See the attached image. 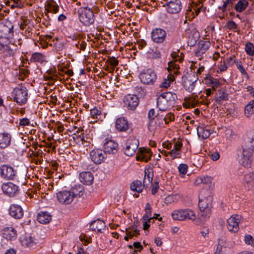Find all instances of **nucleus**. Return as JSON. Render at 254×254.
Listing matches in <instances>:
<instances>
[{"label":"nucleus","mask_w":254,"mask_h":254,"mask_svg":"<svg viewBox=\"0 0 254 254\" xmlns=\"http://www.w3.org/2000/svg\"><path fill=\"white\" fill-rule=\"evenodd\" d=\"M90 115L92 118L97 119L101 115V112L97 108H94L90 110Z\"/></svg>","instance_id":"nucleus-53"},{"label":"nucleus","mask_w":254,"mask_h":254,"mask_svg":"<svg viewBox=\"0 0 254 254\" xmlns=\"http://www.w3.org/2000/svg\"><path fill=\"white\" fill-rule=\"evenodd\" d=\"M2 237L8 240H15L17 236L16 230L12 227H6L2 230Z\"/></svg>","instance_id":"nucleus-27"},{"label":"nucleus","mask_w":254,"mask_h":254,"mask_svg":"<svg viewBox=\"0 0 254 254\" xmlns=\"http://www.w3.org/2000/svg\"><path fill=\"white\" fill-rule=\"evenodd\" d=\"M244 112L245 116L248 118L254 114V100L251 101L246 106Z\"/></svg>","instance_id":"nucleus-40"},{"label":"nucleus","mask_w":254,"mask_h":254,"mask_svg":"<svg viewBox=\"0 0 254 254\" xmlns=\"http://www.w3.org/2000/svg\"><path fill=\"white\" fill-rule=\"evenodd\" d=\"M115 127L119 131H126L129 128V125L127 120L124 117H121L117 119L115 123Z\"/></svg>","instance_id":"nucleus-25"},{"label":"nucleus","mask_w":254,"mask_h":254,"mask_svg":"<svg viewBox=\"0 0 254 254\" xmlns=\"http://www.w3.org/2000/svg\"><path fill=\"white\" fill-rule=\"evenodd\" d=\"M177 53H174L172 54V56L173 58L175 59V62H170L168 63V67L167 68L168 71L170 73H173V74L178 75L180 74V71L179 70L180 68L179 65L176 63L177 61H179V62H181L183 61L182 58H180L179 56H176Z\"/></svg>","instance_id":"nucleus-18"},{"label":"nucleus","mask_w":254,"mask_h":254,"mask_svg":"<svg viewBox=\"0 0 254 254\" xmlns=\"http://www.w3.org/2000/svg\"><path fill=\"white\" fill-rule=\"evenodd\" d=\"M141 82L146 85H153L157 78L156 72L152 69H147L142 71L139 75Z\"/></svg>","instance_id":"nucleus-6"},{"label":"nucleus","mask_w":254,"mask_h":254,"mask_svg":"<svg viewBox=\"0 0 254 254\" xmlns=\"http://www.w3.org/2000/svg\"><path fill=\"white\" fill-rule=\"evenodd\" d=\"M242 216L239 215H233L228 219L226 227L228 230L231 233H236L239 230V223Z\"/></svg>","instance_id":"nucleus-9"},{"label":"nucleus","mask_w":254,"mask_h":254,"mask_svg":"<svg viewBox=\"0 0 254 254\" xmlns=\"http://www.w3.org/2000/svg\"><path fill=\"white\" fill-rule=\"evenodd\" d=\"M152 152L149 148L142 147L138 149L136 158L138 161H143L145 162L150 160Z\"/></svg>","instance_id":"nucleus-20"},{"label":"nucleus","mask_w":254,"mask_h":254,"mask_svg":"<svg viewBox=\"0 0 254 254\" xmlns=\"http://www.w3.org/2000/svg\"><path fill=\"white\" fill-rule=\"evenodd\" d=\"M45 10L47 11L45 12V14L48 17H49L48 13H57L59 11V7L54 0H51L46 4L45 6Z\"/></svg>","instance_id":"nucleus-31"},{"label":"nucleus","mask_w":254,"mask_h":254,"mask_svg":"<svg viewBox=\"0 0 254 254\" xmlns=\"http://www.w3.org/2000/svg\"><path fill=\"white\" fill-rule=\"evenodd\" d=\"M202 10H204V8L203 7L202 4H201L200 3L198 4H194L193 3L190 6L188 7V8L187 10V17L189 16L190 13H191L192 18H194L196 16L198 15Z\"/></svg>","instance_id":"nucleus-24"},{"label":"nucleus","mask_w":254,"mask_h":254,"mask_svg":"<svg viewBox=\"0 0 254 254\" xmlns=\"http://www.w3.org/2000/svg\"><path fill=\"white\" fill-rule=\"evenodd\" d=\"M119 145L118 143L112 140L106 141L103 145L104 151L109 154H115L118 152Z\"/></svg>","instance_id":"nucleus-21"},{"label":"nucleus","mask_w":254,"mask_h":254,"mask_svg":"<svg viewBox=\"0 0 254 254\" xmlns=\"http://www.w3.org/2000/svg\"><path fill=\"white\" fill-rule=\"evenodd\" d=\"M166 7L167 11L170 13H178L182 8L180 0H167L164 5Z\"/></svg>","instance_id":"nucleus-16"},{"label":"nucleus","mask_w":254,"mask_h":254,"mask_svg":"<svg viewBox=\"0 0 254 254\" xmlns=\"http://www.w3.org/2000/svg\"><path fill=\"white\" fill-rule=\"evenodd\" d=\"M210 158L211 160L213 161H217L220 158V154L217 151H215L214 152H212L210 155Z\"/></svg>","instance_id":"nucleus-62"},{"label":"nucleus","mask_w":254,"mask_h":254,"mask_svg":"<svg viewBox=\"0 0 254 254\" xmlns=\"http://www.w3.org/2000/svg\"><path fill=\"white\" fill-rule=\"evenodd\" d=\"M30 120L27 118H24L20 120L19 125L21 126H26L30 125Z\"/></svg>","instance_id":"nucleus-64"},{"label":"nucleus","mask_w":254,"mask_h":254,"mask_svg":"<svg viewBox=\"0 0 254 254\" xmlns=\"http://www.w3.org/2000/svg\"><path fill=\"white\" fill-rule=\"evenodd\" d=\"M176 195H168L164 200V203L166 204H170L177 201Z\"/></svg>","instance_id":"nucleus-56"},{"label":"nucleus","mask_w":254,"mask_h":254,"mask_svg":"<svg viewBox=\"0 0 254 254\" xmlns=\"http://www.w3.org/2000/svg\"><path fill=\"white\" fill-rule=\"evenodd\" d=\"M79 179L83 184L90 185L93 182L94 177L90 172H83L80 174Z\"/></svg>","instance_id":"nucleus-28"},{"label":"nucleus","mask_w":254,"mask_h":254,"mask_svg":"<svg viewBox=\"0 0 254 254\" xmlns=\"http://www.w3.org/2000/svg\"><path fill=\"white\" fill-rule=\"evenodd\" d=\"M145 214L142 217L143 220H152L151 212L152 208L149 203H146L145 208Z\"/></svg>","instance_id":"nucleus-46"},{"label":"nucleus","mask_w":254,"mask_h":254,"mask_svg":"<svg viewBox=\"0 0 254 254\" xmlns=\"http://www.w3.org/2000/svg\"><path fill=\"white\" fill-rule=\"evenodd\" d=\"M79 21L85 26H88L94 23L95 15L91 10H83L77 12Z\"/></svg>","instance_id":"nucleus-8"},{"label":"nucleus","mask_w":254,"mask_h":254,"mask_svg":"<svg viewBox=\"0 0 254 254\" xmlns=\"http://www.w3.org/2000/svg\"><path fill=\"white\" fill-rule=\"evenodd\" d=\"M206 183V178L205 177L201 178V177H198L197 178L194 182V184L195 186H198L202 183Z\"/></svg>","instance_id":"nucleus-63"},{"label":"nucleus","mask_w":254,"mask_h":254,"mask_svg":"<svg viewBox=\"0 0 254 254\" xmlns=\"http://www.w3.org/2000/svg\"><path fill=\"white\" fill-rule=\"evenodd\" d=\"M212 198L211 196L199 199L198 206L200 209V218L204 221L208 219L211 214Z\"/></svg>","instance_id":"nucleus-3"},{"label":"nucleus","mask_w":254,"mask_h":254,"mask_svg":"<svg viewBox=\"0 0 254 254\" xmlns=\"http://www.w3.org/2000/svg\"><path fill=\"white\" fill-rule=\"evenodd\" d=\"M0 32L4 36H8L9 34L13 32V26L8 27L5 25H1L0 26Z\"/></svg>","instance_id":"nucleus-47"},{"label":"nucleus","mask_w":254,"mask_h":254,"mask_svg":"<svg viewBox=\"0 0 254 254\" xmlns=\"http://www.w3.org/2000/svg\"><path fill=\"white\" fill-rule=\"evenodd\" d=\"M13 101L20 105L25 104L28 99V91L25 86L15 88L12 92Z\"/></svg>","instance_id":"nucleus-5"},{"label":"nucleus","mask_w":254,"mask_h":254,"mask_svg":"<svg viewBox=\"0 0 254 254\" xmlns=\"http://www.w3.org/2000/svg\"><path fill=\"white\" fill-rule=\"evenodd\" d=\"M188 166L185 164H181L178 167L179 171L180 174L182 175V176L187 174L188 172Z\"/></svg>","instance_id":"nucleus-54"},{"label":"nucleus","mask_w":254,"mask_h":254,"mask_svg":"<svg viewBox=\"0 0 254 254\" xmlns=\"http://www.w3.org/2000/svg\"><path fill=\"white\" fill-rule=\"evenodd\" d=\"M245 241L246 244L254 247V239L250 235H247L245 237Z\"/></svg>","instance_id":"nucleus-58"},{"label":"nucleus","mask_w":254,"mask_h":254,"mask_svg":"<svg viewBox=\"0 0 254 254\" xmlns=\"http://www.w3.org/2000/svg\"><path fill=\"white\" fill-rule=\"evenodd\" d=\"M196 80L194 74L187 73L182 76L183 86L189 92H192L194 89Z\"/></svg>","instance_id":"nucleus-10"},{"label":"nucleus","mask_w":254,"mask_h":254,"mask_svg":"<svg viewBox=\"0 0 254 254\" xmlns=\"http://www.w3.org/2000/svg\"><path fill=\"white\" fill-rule=\"evenodd\" d=\"M234 57H235V56H231L226 60V64L228 65V66H231L234 64H236V62L237 60H234Z\"/></svg>","instance_id":"nucleus-61"},{"label":"nucleus","mask_w":254,"mask_h":254,"mask_svg":"<svg viewBox=\"0 0 254 254\" xmlns=\"http://www.w3.org/2000/svg\"><path fill=\"white\" fill-rule=\"evenodd\" d=\"M226 26L229 30H235L237 28L236 23L233 20L228 21L226 24Z\"/></svg>","instance_id":"nucleus-59"},{"label":"nucleus","mask_w":254,"mask_h":254,"mask_svg":"<svg viewBox=\"0 0 254 254\" xmlns=\"http://www.w3.org/2000/svg\"><path fill=\"white\" fill-rule=\"evenodd\" d=\"M144 174L143 184L144 185L147 186L152 183L153 177V173L151 169H148L145 170Z\"/></svg>","instance_id":"nucleus-38"},{"label":"nucleus","mask_w":254,"mask_h":254,"mask_svg":"<svg viewBox=\"0 0 254 254\" xmlns=\"http://www.w3.org/2000/svg\"><path fill=\"white\" fill-rule=\"evenodd\" d=\"M145 186V185H144V184H142L140 181L136 180L131 184L130 187L131 190L132 191H135L139 193L142 191Z\"/></svg>","instance_id":"nucleus-39"},{"label":"nucleus","mask_w":254,"mask_h":254,"mask_svg":"<svg viewBox=\"0 0 254 254\" xmlns=\"http://www.w3.org/2000/svg\"><path fill=\"white\" fill-rule=\"evenodd\" d=\"M90 227L92 231L102 232L103 230H105L106 225L103 221L97 220L92 222Z\"/></svg>","instance_id":"nucleus-30"},{"label":"nucleus","mask_w":254,"mask_h":254,"mask_svg":"<svg viewBox=\"0 0 254 254\" xmlns=\"http://www.w3.org/2000/svg\"><path fill=\"white\" fill-rule=\"evenodd\" d=\"M254 150V136L247 135L242 145V151L238 154L239 162L245 167H250L252 161V154Z\"/></svg>","instance_id":"nucleus-1"},{"label":"nucleus","mask_w":254,"mask_h":254,"mask_svg":"<svg viewBox=\"0 0 254 254\" xmlns=\"http://www.w3.org/2000/svg\"><path fill=\"white\" fill-rule=\"evenodd\" d=\"M11 139V136L8 133H0V148H5L9 145Z\"/></svg>","instance_id":"nucleus-29"},{"label":"nucleus","mask_w":254,"mask_h":254,"mask_svg":"<svg viewBox=\"0 0 254 254\" xmlns=\"http://www.w3.org/2000/svg\"><path fill=\"white\" fill-rule=\"evenodd\" d=\"M236 65L242 75L248 76V73L247 72L246 69L243 65L242 63L240 60H237L236 62Z\"/></svg>","instance_id":"nucleus-49"},{"label":"nucleus","mask_w":254,"mask_h":254,"mask_svg":"<svg viewBox=\"0 0 254 254\" xmlns=\"http://www.w3.org/2000/svg\"><path fill=\"white\" fill-rule=\"evenodd\" d=\"M51 220V215L47 212H41L37 216L38 221L42 224L49 223Z\"/></svg>","instance_id":"nucleus-32"},{"label":"nucleus","mask_w":254,"mask_h":254,"mask_svg":"<svg viewBox=\"0 0 254 254\" xmlns=\"http://www.w3.org/2000/svg\"><path fill=\"white\" fill-rule=\"evenodd\" d=\"M9 213L15 219H20L23 216V211L22 207L17 204H12L9 209Z\"/></svg>","instance_id":"nucleus-23"},{"label":"nucleus","mask_w":254,"mask_h":254,"mask_svg":"<svg viewBox=\"0 0 254 254\" xmlns=\"http://www.w3.org/2000/svg\"><path fill=\"white\" fill-rule=\"evenodd\" d=\"M139 145V140L135 137L129 138L127 142L125 153L128 156H132L135 153Z\"/></svg>","instance_id":"nucleus-13"},{"label":"nucleus","mask_w":254,"mask_h":254,"mask_svg":"<svg viewBox=\"0 0 254 254\" xmlns=\"http://www.w3.org/2000/svg\"><path fill=\"white\" fill-rule=\"evenodd\" d=\"M77 4L81 5V7L78 9L77 12H80L81 10H91L90 7L92 6V3L89 2L87 0H80L77 2Z\"/></svg>","instance_id":"nucleus-43"},{"label":"nucleus","mask_w":254,"mask_h":254,"mask_svg":"<svg viewBox=\"0 0 254 254\" xmlns=\"http://www.w3.org/2000/svg\"><path fill=\"white\" fill-rule=\"evenodd\" d=\"M170 155L172 159H174L177 158H180L181 155V151L174 149H173L169 151Z\"/></svg>","instance_id":"nucleus-55"},{"label":"nucleus","mask_w":254,"mask_h":254,"mask_svg":"<svg viewBox=\"0 0 254 254\" xmlns=\"http://www.w3.org/2000/svg\"><path fill=\"white\" fill-rule=\"evenodd\" d=\"M242 183L248 190L254 188V172H250L245 174L242 179Z\"/></svg>","instance_id":"nucleus-19"},{"label":"nucleus","mask_w":254,"mask_h":254,"mask_svg":"<svg viewBox=\"0 0 254 254\" xmlns=\"http://www.w3.org/2000/svg\"><path fill=\"white\" fill-rule=\"evenodd\" d=\"M124 102L128 109L134 110L139 104V98L135 95L128 94L125 97Z\"/></svg>","instance_id":"nucleus-17"},{"label":"nucleus","mask_w":254,"mask_h":254,"mask_svg":"<svg viewBox=\"0 0 254 254\" xmlns=\"http://www.w3.org/2000/svg\"><path fill=\"white\" fill-rule=\"evenodd\" d=\"M73 139L79 144H83L84 142H87V140H85L84 136L81 135H75V136L73 137Z\"/></svg>","instance_id":"nucleus-57"},{"label":"nucleus","mask_w":254,"mask_h":254,"mask_svg":"<svg viewBox=\"0 0 254 254\" xmlns=\"http://www.w3.org/2000/svg\"><path fill=\"white\" fill-rule=\"evenodd\" d=\"M46 56L41 53H33L31 57V62L34 63H39L41 64L46 62Z\"/></svg>","instance_id":"nucleus-36"},{"label":"nucleus","mask_w":254,"mask_h":254,"mask_svg":"<svg viewBox=\"0 0 254 254\" xmlns=\"http://www.w3.org/2000/svg\"><path fill=\"white\" fill-rule=\"evenodd\" d=\"M175 119L174 115L171 113L167 114L164 117L160 118L161 120V124H163V122H165V124H168L170 122L173 121Z\"/></svg>","instance_id":"nucleus-50"},{"label":"nucleus","mask_w":254,"mask_h":254,"mask_svg":"<svg viewBox=\"0 0 254 254\" xmlns=\"http://www.w3.org/2000/svg\"><path fill=\"white\" fill-rule=\"evenodd\" d=\"M249 2L248 0H240L234 6L235 10L238 12L244 11L248 6Z\"/></svg>","instance_id":"nucleus-37"},{"label":"nucleus","mask_w":254,"mask_h":254,"mask_svg":"<svg viewBox=\"0 0 254 254\" xmlns=\"http://www.w3.org/2000/svg\"><path fill=\"white\" fill-rule=\"evenodd\" d=\"M171 215L175 220L185 221L188 219L193 221L196 219L195 213L190 209L175 210L172 212Z\"/></svg>","instance_id":"nucleus-4"},{"label":"nucleus","mask_w":254,"mask_h":254,"mask_svg":"<svg viewBox=\"0 0 254 254\" xmlns=\"http://www.w3.org/2000/svg\"><path fill=\"white\" fill-rule=\"evenodd\" d=\"M3 192L9 197H13L18 194L19 187L11 182L4 183L1 186Z\"/></svg>","instance_id":"nucleus-12"},{"label":"nucleus","mask_w":254,"mask_h":254,"mask_svg":"<svg viewBox=\"0 0 254 254\" xmlns=\"http://www.w3.org/2000/svg\"><path fill=\"white\" fill-rule=\"evenodd\" d=\"M77 4L81 5V7L78 9L77 12H80L81 10H91L90 7L92 6V3L89 2L87 0H80L77 2Z\"/></svg>","instance_id":"nucleus-44"},{"label":"nucleus","mask_w":254,"mask_h":254,"mask_svg":"<svg viewBox=\"0 0 254 254\" xmlns=\"http://www.w3.org/2000/svg\"><path fill=\"white\" fill-rule=\"evenodd\" d=\"M0 53H2L5 56L9 57L14 55L13 50L7 45L3 44Z\"/></svg>","instance_id":"nucleus-48"},{"label":"nucleus","mask_w":254,"mask_h":254,"mask_svg":"<svg viewBox=\"0 0 254 254\" xmlns=\"http://www.w3.org/2000/svg\"><path fill=\"white\" fill-rule=\"evenodd\" d=\"M175 80V77L173 73H169L166 78H164L161 83L159 87L161 88L167 89L170 86V84Z\"/></svg>","instance_id":"nucleus-35"},{"label":"nucleus","mask_w":254,"mask_h":254,"mask_svg":"<svg viewBox=\"0 0 254 254\" xmlns=\"http://www.w3.org/2000/svg\"><path fill=\"white\" fill-rule=\"evenodd\" d=\"M228 65L226 64L225 61H221L218 66V68L221 72L227 70Z\"/></svg>","instance_id":"nucleus-60"},{"label":"nucleus","mask_w":254,"mask_h":254,"mask_svg":"<svg viewBox=\"0 0 254 254\" xmlns=\"http://www.w3.org/2000/svg\"><path fill=\"white\" fill-rule=\"evenodd\" d=\"M177 100L176 93L171 92L163 93L157 99V106L159 110L166 111L174 106Z\"/></svg>","instance_id":"nucleus-2"},{"label":"nucleus","mask_w":254,"mask_h":254,"mask_svg":"<svg viewBox=\"0 0 254 254\" xmlns=\"http://www.w3.org/2000/svg\"><path fill=\"white\" fill-rule=\"evenodd\" d=\"M210 46V43L208 41H201L199 42V45L197 51L195 52V56L197 57L199 60L202 54L209 49Z\"/></svg>","instance_id":"nucleus-26"},{"label":"nucleus","mask_w":254,"mask_h":254,"mask_svg":"<svg viewBox=\"0 0 254 254\" xmlns=\"http://www.w3.org/2000/svg\"><path fill=\"white\" fill-rule=\"evenodd\" d=\"M206 81L207 84L211 86L213 90H215L220 85L219 80L211 76L207 77L206 79Z\"/></svg>","instance_id":"nucleus-42"},{"label":"nucleus","mask_w":254,"mask_h":254,"mask_svg":"<svg viewBox=\"0 0 254 254\" xmlns=\"http://www.w3.org/2000/svg\"><path fill=\"white\" fill-rule=\"evenodd\" d=\"M84 188L83 187L80 185H75L73 187L71 191L73 194V197L75 198L76 196H81L83 194Z\"/></svg>","instance_id":"nucleus-41"},{"label":"nucleus","mask_w":254,"mask_h":254,"mask_svg":"<svg viewBox=\"0 0 254 254\" xmlns=\"http://www.w3.org/2000/svg\"><path fill=\"white\" fill-rule=\"evenodd\" d=\"M22 245L27 247H32L34 244L33 238L31 236H25L21 239Z\"/></svg>","instance_id":"nucleus-45"},{"label":"nucleus","mask_w":254,"mask_h":254,"mask_svg":"<svg viewBox=\"0 0 254 254\" xmlns=\"http://www.w3.org/2000/svg\"><path fill=\"white\" fill-rule=\"evenodd\" d=\"M166 35V31L160 28L153 29L151 34L153 41L158 44H161L164 42Z\"/></svg>","instance_id":"nucleus-15"},{"label":"nucleus","mask_w":254,"mask_h":254,"mask_svg":"<svg viewBox=\"0 0 254 254\" xmlns=\"http://www.w3.org/2000/svg\"><path fill=\"white\" fill-rule=\"evenodd\" d=\"M57 198L58 201L64 205L70 204L74 199L71 190H62L58 192L57 193Z\"/></svg>","instance_id":"nucleus-11"},{"label":"nucleus","mask_w":254,"mask_h":254,"mask_svg":"<svg viewBox=\"0 0 254 254\" xmlns=\"http://www.w3.org/2000/svg\"><path fill=\"white\" fill-rule=\"evenodd\" d=\"M228 100V93L226 90L224 89H221L218 90V94L215 98V101L218 104H221L222 101Z\"/></svg>","instance_id":"nucleus-34"},{"label":"nucleus","mask_w":254,"mask_h":254,"mask_svg":"<svg viewBox=\"0 0 254 254\" xmlns=\"http://www.w3.org/2000/svg\"><path fill=\"white\" fill-rule=\"evenodd\" d=\"M196 97L197 96L185 98V101L183 104V106L185 108H194L198 104Z\"/></svg>","instance_id":"nucleus-33"},{"label":"nucleus","mask_w":254,"mask_h":254,"mask_svg":"<svg viewBox=\"0 0 254 254\" xmlns=\"http://www.w3.org/2000/svg\"><path fill=\"white\" fill-rule=\"evenodd\" d=\"M245 51L247 54L250 56L254 55V45L252 43L249 42L246 44Z\"/></svg>","instance_id":"nucleus-52"},{"label":"nucleus","mask_w":254,"mask_h":254,"mask_svg":"<svg viewBox=\"0 0 254 254\" xmlns=\"http://www.w3.org/2000/svg\"><path fill=\"white\" fill-rule=\"evenodd\" d=\"M197 132L199 137L202 139L207 138L212 133L211 127L204 124H201L197 127Z\"/></svg>","instance_id":"nucleus-22"},{"label":"nucleus","mask_w":254,"mask_h":254,"mask_svg":"<svg viewBox=\"0 0 254 254\" xmlns=\"http://www.w3.org/2000/svg\"><path fill=\"white\" fill-rule=\"evenodd\" d=\"M90 158L95 164H100L104 162L106 155L104 150L96 148L90 151Z\"/></svg>","instance_id":"nucleus-14"},{"label":"nucleus","mask_w":254,"mask_h":254,"mask_svg":"<svg viewBox=\"0 0 254 254\" xmlns=\"http://www.w3.org/2000/svg\"><path fill=\"white\" fill-rule=\"evenodd\" d=\"M17 171L12 166L4 164L0 166V176L5 180L13 181L17 177Z\"/></svg>","instance_id":"nucleus-7"},{"label":"nucleus","mask_w":254,"mask_h":254,"mask_svg":"<svg viewBox=\"0 0 254 254\" xmlns=\"http://www.w3.org/2000/svg\"><path fill=\"white\" fill-rule=\"evenodd\" d=\"M237 0H225L223 1V4L220 7L222 11H225L228 7H232L233 4Z\"/></svg>","instance_id":"nucleus-51"}]
</instances>
